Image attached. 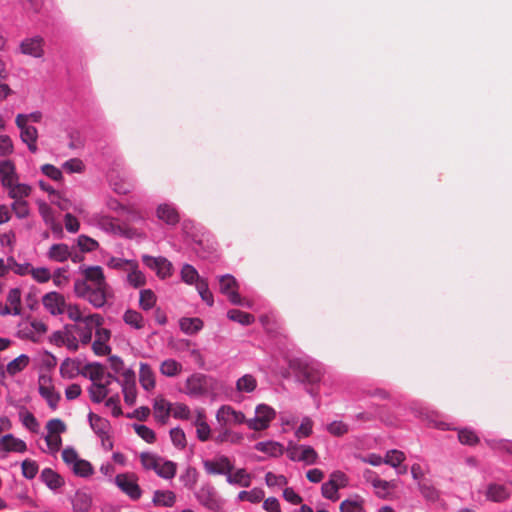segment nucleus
Listing matches in <instances>:
<instances>
[{
	"instance_id": "a18cd8bd",
	"label": "nucleus",
	"mask_w": 512,
	"mask_h": 512,
	"mask_svg": "<svg viewBox=\"0 0 512 512\" xmlns=\"http://www.w3.org/2000/svg\"><path fill=\"white\" fill-rule=\"evenodd\" d=\"M76 246L82 253H91L96 251L100 244L94 238L86 234H80L76 239Z\"/></svg>"
},
{
	"instance_id": "f03ea898",
	"label": "nucleus",
	"mask_w": 512,
	"mask_h": 512,
	"mask_svg": "<svg viewBox=\"0 0 512 512\" xmlns=\"http://www.w3.org/2000/svg\"><path fill=\"white\" fill-rule=\"evenodd\" d=\"M204 470L209 475H223L226 482L233 486L248 488L251 476L244 468L235 469L234 463L227 455L219 454L213 460L203 459Z\"/></svg>"
},
{
	"instance_id": "052dcab7",
	"label": "nucleus",
	"mask_w": 512,
	"mask_h": 512,
	"mask_svg": "<svg viewBox=\"0 0 512 512\" xmlns=\"http://www.w3.org/2000/svg\"><path fill=\"white\" fill-rule=\"evenodd\" d=\"M313 433V421L310 417L304 416L299 427L295 430L297 439L307 438Z\"/></svg>"
},
{
	"instance_id": "412c9836",
	"label": "nucleus",
	"mask_w": 512,
	"mask_h": 512,
	"mask_svg": "<svg viewBox=\"0 0 512 512\" xmlns=\"http://www.w3.org/2000/svg\"><path fill=\"white\" fill-rule=\"evenodd\" d=\"M298 447L300 453H290V461L303 462L306 465H314L317 463L319 456L313 446L301 444Z\"/></svg>"
},
{
	"instance_id": "680f3d73",
	"label": "nucleus",
	"mask_w": 512,
	"mask_h": 512,
	"mask_svg": "<svg viewBox=\"0 0 512 512\" xmlns=\"http://www.w3.org/2000/svg\"><path fill=\"white\" fill-rule=\"evenodd\" d=\"M62 459L63 462L67 465L75 467L83 458H80L78 452L73 446H66L62 450Z\"/></svg>"
},
{
	"instance_id": "7c9ffc66",
	"label": "nucleus",
	"mask_w": 512,
	"mask_h": 512,
	"mask_svg": "<svg viewBox=\"0 0 512 512\" xmlns=\"http://www.w3.org/2000/svg\"><path fill=\"white\" fill-rule=\"evenodd\" d=\"M71 503L75 512H89L92 506V497L89 493L77 490Z\"/></svg>"
},
{
	"instance_id": "338daca9",
	"label": "nucleus",
	"mask_w": 512,
	"mask_h": 512,
	"mask_svg": "<svg viewBox=\"0 0 512 512\" xmlns=\"http://www.w3.org/2000/svg\"><path fill=\"white\" fill-rule=\"evenodd\" d=\"M36 204L39 214L46 225L55 220L54 211L45 200L37 199Z\"/></svg>"
},
{
	"instance_id": "2eb2a0df",
	"label": "nucleus",
	"mask_w": 512,
	"mask_h": 512,
	"mask_svg": "<svg viewBox=\"0 0 512 512\" xmlns=\"http://www.w3.org/2000/svg\"><path fill=\"white\" fill-rule=\"evenodd\" d=\"M17 128L20 130V139L26 144L28 150L35 154L38 151L37 141L39 137L38 129L30 125L28 123L19 122L16 124Z\"/></svg>"
},
{
	"instance_id": "f704fd0d",
	"label": "nucleus",
	"mask_w": 512,
	"mask_h": 512,
	"mask_svg": "<svg viewBox=\"0 0 512 512\" xmlns=\"http://www.w3.org/2000/svg\"><path fill=\"white\" fill-rule=\"evenodd\" d=\"M89 398L94 404L102 403L110 394V388H107L102 382L90 384L87 388Z\"/></svg>"
},
{
	"instance_id": "c03bdc74",
	"label": "nucleus",
	"mask_w": 512,
	"mask_h": 512,
	"mask_svg": "<svg viewBox=\"0 0 512 512\" xmlns=\"http://www.w3.org/2000/svg\"><path fill=\"white\" fill-rule=\"evenodd\" d=\"M19 420L21 424L30 432L37 433L39 431V421L35 415L28 410V408L22 409V413H19Z\"/></svg>"
},
{
	"instance_id": "0e129e2a",
	"label": "nucleus",
	"mask_w": 512,
	"mask_h": 512,
	"mask_svg": "<svg viewBox=\"0 0 512 512\" xmlns=\"http://www.w3.org/2000/svg\"><path fill=\"white\" fill-rule=\"evenodd\" d=\"M326 430L335 437H341L349 432V426L341 420H333L327 424Z\"/></svg>"
},
{
	"instance_id": "6ab92c4d",
	"label": "nucleus",
	"mask_w": 512,
	"mask_h": 512,
	"mask_svg": "<svg viewBox=\"0 0 512 512\" xmlns=\"http://www.w3.org/2000/svg\"><path fill=\"white\" fill-rule=\"evenodd\" d=\"M485 496L490 502L501 503L510 497V491L505 484L491 482L486 487Z\"/></svg>"
},
{
	"instance_id": "a211bd4d",
	"label": "nucleus",
	"mask_w": 512,
	"mask_h": 512,
	"mask_svg": "<svg viewBox=\"0 0 512 512\" xmlns=\"http://www.w3.org/2000/svg\"><path fill=\"white\" fill-rule=\"evenodd\" d=\"M156 216L169 226H175L181 220L176 205L172 203L159 204L156 209Z\"/></svg>"
},
{
	"instance_id": "5fc2aeb1",
	"label": "nucleus",
	"mask_w": 512,
	"mask_h": 512,
	"mask_svg": "<svg viewBox=\"0 0 512 512\" xmlns=\"http://www.w3.org/2000/svg\"><path fill=\"white\" fill-rule=\"evenodd\" d=\"M72 472L75 476L89 478L95 470L90 461L82 459L75 467H72Z\"/></svg>"
},
{
	"instance_id": "473e14b6",
	"label": "nucleus",
	"mask_w": 512,
	"mask_h": 512,
	"mask_svg": "<svg viewBox=\"0 0 512 512\" xmlns=\"http://www.w3.org/2000/svg\"><path fill=\"white\" fill-rule=\"evenodd\" d=\"M364 499L359 494H354L352 497L344 499L340 505V512H366L364 507Z\"/></svg>"
},
{
	"instance_id": "603ef678",
	"label": "nucleus",
	"mask_w": 512,
	"mask_h": 512,
	"mask_svg": "<svg viewBox=\"0 0 512 512\" xmlns=\"http://www.w3.org/2000/svg\"><path fill=\"white\" fill-rule=\"evenodd\" d=\"M69 328L74 329L79 334V341L81 342L82 345H87L91 342L92 337H93L92 326L85 325L84 327H80L77 324L64 325V329L68 330Z\"/></svg>"
},
{
	"instance_id": "39448f33",
	"label": "nucleus",
	"mask_w": 512,
	"mask_h": 512,
	"mask_svg": "<svg viewBox=\"0 0 512 512\" xmlns=\"http://www.w3.org/2000/svg\"><path fill=\"white\" fill-rule=\"evenodd\" d=\"M77 274H81L83 278H77L74 281L73 289H81L84 293L93 286H108L104 270L100 265L81 264L76 270Z\"/></svg>"
},
{
	"instance_id": "864d4df0",
	"label": "nucleus",
	"mask_w": 512,
	"mask_h": 512,
	"mask_svg": "<svg viewBox=\"0 0 512 512\" xmlns=\"http://www.w3.org/2000/svg\"><path fill=\"white\" fill-rule=\"evenodd\" d=\"M39 471V465L37 461L30 458H26L21 462L22 476L27 480H32L36 477Z\"/></svg>"
},
{
	"instance_id": "79ce46f5",
	"label": "nucleus",
	"mask_w": 512,
	"mask_h": 512,
	"mask_svg": "<svg viewBox=\"0 0 512 512\" xmlns=\"http://www.w3.org/2000/svg\"><path fill=\"white\" fill-rule=\"evenodd\" d=\"M157 296L150 288H144L139 293V307L143 311H149L156 305Z\"/></svg>"
},
{
	"instance_id": "37998d69",
	"label": "nucleus",
	"mask_w": 512,
	"mask_h": 512,
	"mask_svg": "<svg viewBox=\"0 0 512 512\" xmlns=\"http://www.w3.org/2000/svg\"><path fill=\"white\" fill-rule=\"evenodd\" d=\"M265 497V492L260 487H254L249 491L242 490L237 495L238 501H248L250 503L256 504L261 502Z\"/></svg>"
},
{
	"instance_id": "e2e57ef3",
	"label": "nucleus",
	"mask_w": 512,
	"mask_h": 512,
	"mask_svg": "<svg viewBox=\"0 0 512 512\" xmlns=\"http://www.w3.org/2000/svg\"><path fill=\"white\" fill-rule=\"evenodd\" d=\"M321 494L325 499L336 502L340 498L338 486L328 480L322 483Z\"/></svg>"
},
{
	"instance_id": "f257e3e1",
	"label": "nucleus",
	"mask_w": 512,
	"mask_h": 512,
	"mask_svg": "<svg viewBox=\"0 0 512 512\" xmlns=\"http://www.w3.org/2000/svg\"><path fill=\"white\" fill-rule=\"evenodd\" d=\"M181 230L186 243L193 244L192 249L202 259L210 258L217 250L214 236L200 223L191 219H184Z\"/></svg>"
},
{
	"instance_id": "3c124183",
	"label": "nucleus",
	"mask_w": 512,
	"mask_h": 512,
	"mask_svg": "<svg viewBox=\"0 0 512 512\" xmlns=\"http://www.w3.org/2000/svg\"><path fill=\"white\" fill-rule=\"evenodd\" d=\"M257 388V381L251 374H245L236 381V389L239 392L251 393Z\"/></svg>"
},
{
	"instance_id": "9d476101",
	"label": "nucleus",
	"mask_w": 512,
	"mask_h": 512,
	"mask_svg": "<svg viewBox=\"0 0 512 512\" xmlns=\"http://www.w3.org/2000/svg\"><path fill=\"white\" fill-rule=\"evenodd\" d=\"M130 478L129 473H120L115 476L113 482L131 500L137 501L141 498L143 491L137 482V478Z\"/></svg>"
},
{
	"instance_id": "4be33fe9",
	"label": "nucleus",
	"mask_w": 512,
	"mask_h": 512,
	"mask_svg": "<svg viewBox=\"0 0 512 512\" xmlns=\"http://www.w3.org/2000/svg\"><path fill=\"white\" fill-rule=\"evenodd\" d=\"M228 416L231 417V420L234 424L241 425L246 421V416L242 411L235 410L230 405H221L216 413L217 421L219 423H226L228 421Z\"/></svg>"
},
{
	"instance_id": "69168bd1",
	"label": "nucleus",
	"mask_w": 512,
	"mask_h": 512,
	"mask_svg": "<svg viewBox=\"0 0 512 512\" xmlns=\"http://www.w3.org/2000/svg\"><path fill=\"white\" fill-rule=\"evenodd\" d=\"M196 426V436L201 442H206L211 436V427L205 420L196 419L194 422Z\"/></svg>"
},
{
	"instance_id": "72a5a7b5",
	"label": "nucleus",
	"mask_w": 512,
	"mask_h": 512,
	"mask_svg": "<svg viewBox=\"0 0 512 512\" xmlns=\"http://www.w3.org/2000/svg\"><path fill=\"white\" fill-rule=\"evenodd\" d=\"M123 322L135 330H140L145 326L143 315L132 308H128L122 315Z\"/></svg>"
},
{
	"instance_id": "aec40b11",
	"label": "nucleus",
	"mask_w": 512,
	"mask_h": 512,
	"mask_svg": "<svg viewBox=\"0 0 512 512\" xmlns=\"http://www.w3.org/2000/svg\"><path fill=\"white\" fill-rule=\"evenodd\" d=\"M171 409L172 403L163 396H158L153 400L154 417L158 423L162 425L167 424Z\"/></svg>"
},
{
	"instance_id": "e433bc0d",
	"label": "nucleus",
	"mask_w": 512,
	"mask_h": 512,
	"mask_svg": "<svg viewBox=\"0 0 512 512\" xmlns=\"http://www.w3.org/2000/svg\"><path fill=\"white\" fill-rule=\"evenodd\" d=\"M217 279L219 282V291L223 295L240 288L238 280L230 273L219 275Z\"/></svg>"
},
{
	"instance_id": "8fccbe9b",
	"label": "nucleus",
	"mask_w": 512,
	"mask_h": 512,
	"mask_svg": "<svg viewBox=\"0 0 512 512\" xmlns=\"http://www.w3.org/2000/svg\"><path fill=\"white\" fill-rule=\"evenodd\" d=\"M132 428L135 433L146 443L153 444L156 441L155 431L142 423H133Z\"/></svg>"
},
{
	"instance_id": "1a4fd4ad",
	"label": "nucleus",
	"mask_w": 512,
	"mask_h": 512,
	"mask_svg": "<svg viewBox=\"0 0 512 512\" xmlns=\"http://www.w3.org/2000/svg\"><path fill=\"white\" fill-rule=\"evenodd\" d=\"M141 259L143 264L154 271L158 278L164 280L172 276L174 267L166 257L143 254Z\"/></svg>"
},
{
	"instance_id": "bb28decb",
	"label": "nucleus",
	"mask_w": 512,
	"mask_h": 512,
	"mask_svg": "<svg viewBox=\"0 0 512 512\" xmlns=\"http://www.w3.org/2000/svg\"><path fill=\"white\" fill-rule=\"evenodd\" d=\"M204 327V321L199 317H181L179 319V328L181 332L188 336H193L200 332Z\"/></svg>"
},
{
	"instance_id": "c756f323",
	"label": "nucleus",
	"mask_w": 512,
	"mask_h": 512,
	"mask_svg": "<svg viewBox=\"0 0 512 512\" xmlns=\"http://www.w3.org/2000/svg\"><path fill=\"white\" fill-rule=\"evenodd\" d=\"M417 488L425 501L436 503L440 500L441 492L431 483L430 479L419 482Z\"/></svg>"
},
{
	"instance_id": "ea45409f",
	"label": "nucleus",
	"mask_w": 512,
	"mask_h": 512,
	"mask_svg": "<svg viewBox=\"0 0 512 512\" xmlns=\"http://www.w3.org/2000/svg\"><path fill=\"white\" fill-rule=\"evenodd\" d=\"M181 280L187 285H196L199 280L203 279L199 275L198 270L189 263H184L180 271Z\"/></svg>"
},
{
	"instance_id": "0eeeda50",
	"label": "nucleus",
	"mask_w": 512,
	"mask_h": 512,
	"mask_svg": "<svg viewBox=\"0 0 512 512\" xmlns=\"http://www.w3.org/2000/svg\"><path fill=\"white\" fill-rule=\"evenodd\" d=\"M75 297L87 301L95 309L103 308L114 297V293L110 284L108 286H93L90 290L85 291L84 294L81 289H73Z\"/></svg>"
},
{
	"instance_id": "7ed1b4c3",
	"label": "nucleus",
	"mask_w": 512,
	"mask_h": 512,
	"mask_svg": "<svg viewBox=\"0 0 512 512\" xmlns=\"http://www.w3.org/2000/svg\"><path fill=\"white\" fill-rule=\"evenodd\" d=\"M288 367L293 371L297 382L306 386L305 390L315 397L313 386L318 385L324 375L322 365L310 358L294 357L288 362Z\"/></svg>"
},
{
	"instance_id": "b1692460",
	"label": "nucleus",
	"mask_w": 512,
	"mask_h": 512,
	"mask_svg": "<svg viewBox=\"0 0 512 512\" xmlns=\"http://www.w3.org/2000/svg\"><path fill=\"white\" fill-rule=\"evenodd\" d=\"M69 362H73L72 358L66 357L63 359V361L60 365L59 373L63 379L72 380V379H75L78 375H81L82 377L88 379L87 375L92 371V370H90L91 368H86V364H85L82 368L81 367H72L71 370H66V366H69Z\"/></svg>"
},
{
	"instance_id": "5701e85b",
	"label": "nucleus",
	"mask_w": 512,
	"mask_h": 512,
	"mask_svg": "<svg viewBox=\"0 0 512 512\" xmlns=\"http://www.w3.org/2000/svg\"><path fill=\"white\" fill-rule=\"evenodd\" d=\"M254 449L271 458H278L285 452V447L281 442L271 439L255 443Z\"/></svg>"
},
{
	"instance_id": "393cba45",
	"label": "nucleus",
	"mask_w": 512,
	"mask_h": 512,
	"mask_svg": "<svg viewBox=\"0 0 512 512\" xmlns=\"http://www.w3.org/2000/svg\"><path fill=\"white\" fill-rule=\"evenodd\" d=\"M139 383L141 387L148 392L153 390L156 386L154 371L150 364L146 362H140Z\"/></svg>"
},
{
	"instance_id": "de8ad7c7",
	"label": "nucleus",
	"mask_w": 512,
	"mask_h": 512,
	"mask_svg": "<svg viewBox=\"0 0 512 512\" xmlns=\"http://www.w3.org/2000/svg\"><path fill=\"white\" fill-rule=\"evenodd\" d=\"M181 371V363L173 358L165 359L160 365V373L166 377H175Z\"/></svg>"
},
{
	"instance_id": "58836bf2",
	"label": "nucleus",
	"mask_w": 512,
	"mask_h": 512,
	"mask_svg": "<svg viewBox=\"0 0 512 512\" xmlns=\"http://www.w3.org/2000/svg\"><path fill=\"white\" fill-rule=\"evenodd\" d=\"M29 362V355L22 353L7 363V373L11 376L16 375L22 372L28 366Z\"/></svg>"
},
{
	"instance_id": "774afa93",
	"label": "nucleus",
	"mask_w": 512,
	"mask_h": 512,
	"mask_svg": "<svg viewBox=\"0 0 512 512\" xmlns=\"http://www.w3.org/2000/svg\"><path fill=\"white\" fill-rule=\"evenodd\" d=\"M62 169L68 174L82 173L85 166L81 159L70 158L62 164Z\"/></svg>"
},
{
	"instance_id": "dca6fc26",
	"label": "nucleus",
	"mask_w": 512,
	"mask_h": 512,
	"mask_svg": "<svg viewBox=\"0 0 512 512\" xmlns=\"http://www.w3.org/2000/svg\"><path fill=\"white\" fill-rule=\"evenodd\" d=\"M87 420L89 422L90 428L101 439L102 443H104V440L110 439L109 429L111 427V424L108 419L103 418L90 411L87 415Z\"/></svg>"
},
{
	"instance_id": "c85d7f7f",
	"label": "nucleus",
	"mask_w": 512,
	"mask_h": 512,
	"mask_svg": "<svg viewBox=\"0 0 512 512\" xmlns=\"http://www.w3.org/2000/svg\"><path fill=\"white\" fill-rule=\"evenodd\" d=\"M176 502V494L171 490H155L152 503L156 507H173Z\"/></svg>"
},
{
	"instance_id": "4468645a",
	"label": "nucleus",
	"mask_w": 512,
	"mask_h": 512,
	"mask_svg": "<svg viewBox=\"0 0 512 512\" xmlns=\"http://www.w3.org/2000/svg\"><path fill=\"white\" fill-rule=\"evenodd\" d=\"M44 40L40 35L31 38H25L20 42L19 50L21 54L31 56L33 58H41L44 55Z\"/></svg>"
},
{
	"instance_id": "9b49d317",
	"label": "nucleus",
	"mask_w": 512,
	"mask_h": 512,
	"mask_svg": "<svg viewBox=\"0 0 512 512\" xmlns=\"http://www.w3.org/2000/svg\"><path fill=\"white\" fill-rule=\"evenodd\" d=\"M197 501L206 509L214 512L220 511L222 507L221 501L217 498V492L215 488L207 483L194 493Z\"/></svg>"
},
{
	"instance_id": "4d7b16f0",
	"label": "nucleus",
	"mask_w": 512,
	"mask_h": 512,
	"mask_svg": "<svg viewBox=\"0 0 512 512\" xmlns=\"http://www.w3.org/2000/svg\"><path fill=\"white\" fill-rule=\"evenodd\" d=\"M131 271L127 275L128 283L135 289H138L146 284L145 275L138 269V267L130 266Z\"/></svg>"
},
{
	"instance_id": "49530a36",
	"label": "nucleus",
	"mask_w": 512,
	"mask_h": 512,
	"mask_svg": "<svg viewBox=\"0 0 512 512\" xmlns=\"http://www.w3.org/2000/svg\"><path fill=\"white\" fill-rule=\"evenodd\" d=\"M31 191L30 184L19 182L8 191V197L14 201H26L25 198L31 194Z\"/></svg>"
},
{
	"instance_id": "6e6d98bb",
	"label": "nucleus",
	"mask_w": 512,
	"mask_h": 512,
	"mask_svg": "<svg viewBox=\"0 0 512 512\" xmlns=\"http://www.w3.org/2000/svg\"><path fill=\"white\" fill-rule=\"evenodd\" d=\"M405 459V453L398 449L388 450L383 458L384 464L389 465L392 468L398 466V464L403 463Z\"/></svg>"
},
{
	"instance_id": "c9c22d12",
	"label": "nucleus",
	"mask_w": 512,
	"mask_h": 512,
	"mask_svg": "<svg viewBox=\"0 0 512 512\" xmlns=\"http://www.w3.org/2000/svg\"><path fill=\"white\" fill-rule=\"evenodd\" d=\"M364 477L367 481L371 483V485L376 489L375 495L379 499L386 500L390 496V492L388 488L383 487L377 483V481H384V479H381L374 471L367 469L364 472Z\"/></svg>"
},
{
	"instance_id": "4c0bfd02",
	"label": "nucleus",
	"mask_w": 512,
	"mask_h": 512,
	"mask_svg": "<svg viewBox=\"0 0 512 512\" xmlns=\"http://www.w3.org/2000/svg\"><path fill=\"white\" fill-rule=\"evenodd\" d=\"M227 318L230 321L239 323L243 326H250L254 323L255 317L253 314L242 311L240 309H230L227 311Z\"/></svg>"
},
{
	"instance_id": "13d9d810",
	"label": "nucleus",
	"mask_w": 512,
	"mask_h": 512,
	"mask_svg": "<svg viewBox=\"0 0 512 512\" xmlns=\"http://www.w3.org/2000/svg\"><path fill=\"white\" fill-rule=\"evenodd\" d=\"M169 435L173 445L178 449H184L187 445L186 435L180 426L171 428Z\"/></svg>"
},
{
	"instance_id": "09e8293b",
	"label": "nucleus",
	"mask_w": 512,
	"mask_h": 512,
	"mask_svg": "<svg viewBox=\"0 0 512 512\" xmlns=\"http://www.w3.org/2000/svg\"><path fill=\"white\" fill-rule=\"evenodd\" d=\"M195 288L201 297L202 301L209 307L214 305V296L210 291L207 279L203 278L196 283Z\"/></svg>"
},
{
	"instance_id": "ddd939ff",
	"label": "nucleus",
	"mask_w": 512,
	"mask_h": 512,
	"mask_svg": "<svg viewBox=\"0 0 512 512\" xmlns=\"http://www.w3.org/2000/svg\"><path fill=\"white\" fill-rule=\"evenodd\" d=\"M44 308L53 316L61 315L65 312L66 301L60 292L50 291L42 296Z\"/></svg>"
},
{
	"instance_id": "6e6552de",
	"label": "nucleus",
	"mask_w": 512,
	"mask_h": 512,
	"mask_svg": "<svg viewBox=\"0 0 512 512\" xmlns=\"http://www.w3.org/2000/svg\"><path fill=\"white\" fill-rule=\"evenodd\" d=\"M429 422L433 425L434 428L441 431H457L458 440L462 445L473 447L480 442V437L471 427L457 428L445 421L434 419H429Z\"/></svg>"
},
{
	"instance_id": "bf43d9fd",
	"label": "nucleus",
	"mask_w": 512,
	"mask_h": 512,
	"mask_svg": "<svg viewBox=\"0 0 512 512\" xmlns=\"http://www.w3.org/2000/svg\"><path fill=\"white\" fill-rule=\"evenodd\" d=\"M40 171L42 174H44L46 177L50 178L51 180L55 182H61L64 180L63 173L61 169L56 167L53 164L45 163L41 165Z\"/></svg>"
},
{
	"instance_id": "423d86ee",
	"label": "nucleus",
	"mask_w": 512,
	"mask_h": 512,
	"mask_svg": "<svg viewBox=\"0 0 512 512\" xmlns=\"http://www.w3.org/2000/svg\"><path fill=\"white\" fill-rule=\"evenodd\" d=\"M213 377L203 373H193L185 381V389L180 390L189 397L199 398L207 396L213 389Z\"/></svg>"
},
{
	"instance_id": "f8f14e48",
	"label": "nucleus",
	"mask_w": 512,
	"mask_h": 512,
	"mask_svg": "<svg viewBox=\"0 0 512 512\" xmlns=\"http://www.w3.org/2000/svg\"><path fill=\"white\" fill-rule=\"evenodd\" d=\"M0 182L8 191L19 183V175L13 160H0Z\"/></svg>"
},
{
	"instance_id": "a19ab883",
	"label": "nucleus",
	"mask_w": 512,
	"mask_h": 512,
	"mask_svg": "<svg viewBox=\"0 0 512 512\" xmlns=\"http://www.w3.org/2000/svg\"><path fill=\"white\" fill-rule=\"evenodd\" d=\"M199 473L197 469L193 466H188L179 476V481L183 484L185 488L188 490H194L197 481H198Z\"/></svg>"
},
{
	"instance_id": "2f4dec72",
	"label": "nucleus",
	"mask_w": 512,
	"mask_h": 512,
	"mask_svg": "<svg viewBox=\"0 0 512 512\" xmlns=\"http://www.w3.org/2000/svg\"><path fill=\"white\" fill-rule=\"evenodd\" d=\"M38 393L43 399H45L50 409H57L58 403L61 400V394L60 392L55 390V387L53 385H49V387L39 385Z\"/></svg>"
},
{
	"instance_id": "f3484780",
	"label": "nucleus",
	"mask_w": 512,
	"mask_h": 512,
	"mask_svg": "<svg viewBox=\"0 0 512 512\" xmlns=\"http://www.w3.org/2000/svg\"><path fill=\"white\" fill-rule=\"evenodd\" d=\"M39 479L54 493H58L65 485L64 477L50 467H46L41 471Z\"/></svg>"
},
{
	"instance_id": "20e7f679",
	"label": "nucleus",
	"mask_w": 512,
	"mask_h": 512,
	"mask_svg": "<svg viewBox=\"0 0 512 512\" xmlns=\"http://www.w3.org/2000/svg\"><path fill=\"white\" fill-rule=\"evenodd\" d=\"M140 461L145 470H153L162 479L172 480L177 474V463L156 453L144 451L140 454Z\"/></svg>"
},
{
	"instance_id": "cd10ccee",
	"label": "nucleus",
	"mask_w": 512,
	"mask_h": 512,
	"mask_svg": "<svg viewBox=\"0 0 512 512\" xmlns=\"http://www.w3.org/2000/svg\"><path fill=\"white\" fill-rule=\"evenodd\" d=\"M47 256L50 260L63 263L71 256V250L66 243H54L50 246Z\"/></svg>"
},
{
	"instance_id": "a878e982",
	"label": "nucleus",
	"mask_w": 512,
	"mask_h": 512,
	"mask_svg": "<svg viewBox=\"0 0 512 512\" xmlns=\"http://www.w3.org/2000/svg\"><path fill=\"white\" fill-rule=\"evenodd\" d=\"M255 414L259 418L260 428L264 430L268 429L276 418L275 409L266 403H259L255 408Z\"/></svg>"
}]
</instances>
